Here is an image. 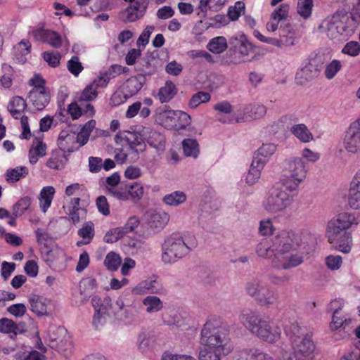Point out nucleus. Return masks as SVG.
<instances>
[{
  "label": "nucleus",
  "mask_w": 360,
  "mask_h": 360,
  "mask_svg": "<svg viewBox=\"0 0 360 360\" xmlns=\"http://www.w3.org/2000/svg\"><path fill=\"white\" fill-rule=\"evenodd\" d=\"M200 343L205 347L199 352L200 360H221V354L228 355L233 349L227 330L214 317L210 318L201 329Z\"/></svg>",
  "instance_id": "nucleus-1"
},
{
  "label": "nucleus",
  "mask_w": 360,
  "mask_h": 360,
  "mask_svg": "<svg viewBox=\"0 0 360 360\" xmlns=\"http://www.w3.org/2000/svg\"><path fill=\"white\" fill-rule=\"evenodd\" d=\"M274 266L288 269L300 265L304 257L300 252H293L301 244V236L292 230L279 231L271 239Z\"/></svg>",
  "instance_id": "nucleus-2"
},
{
  "label": "nucleus",
  "mask_w": 360,
  "mask_h": 360,
  "mask_svg": "<svg viewBox=\"0 0 360 360\" xmlns=\"http://www.w3.org/2000/svg\"><path fill=\"white\" fill-rule=\"evenodd\" d=\"M358 221L354 214L342 212L332 219L327 226L326 237L332 247L341 252L347 254L352 250V237L347 230Z\"/></svg>",
  "instance_id": "nucleus-3"
},
{
  "label": "nucleus",
  "mask_w": 360,
  "mask_h": 360,
  "mask_svg": "<svg viewBox=\"0 0 360 360\" xmlns=\"http://www.w3.org/2000/svg\"><path fill=\"white\" fill-rule=\"evenodd\" d=\"M240 323L252 335L269 343L277 342L281 338V329L274 326L271 320L257 312L245 309L239 315Z\"/></svg>",
  "instance_id": "nucleus-4"
},
{
  "label": "nucleus",
  "mask_w": 360,
  "mask_h": 360,
  "mask_svg": "<svg viewBox=\"0 0 360 360\" xmlns=\"http://www.w3.org/2000/svg\"><path fill=\"white\" fill-rule=\"evenodd\" d=\"M356 27V22L353 16L341 13L327 18L319 27L330 39L340 43L350 38L355 33Z\"/></svg>",
  "instance_id": "nucleus-5"
},
{
  "label": "nucleus",
  "mask_w": 360,
  "mask_h": 360,
  "mask_svg": "<svg viewBox=\"0 0 360 360\" xmlns=\"http://www.w3.org/2000/svg\"><path fill=\"white\" fill-rule=\"evenodd\" d=\"M196 246L197 241L193 236H171L162 245V260L165 264H174L186 256Z\"/></svg>",
  "instance_id": "nucleus-6"
},
{
  "label": "nucleus",
  "mask_w": 360,
  "mask_h": 360,
  "mask_svg": "<svg viewBox=\"0 0 360 360\" xmlns=\"http://www.w3.org/2000/svg\"><path fill=\"white\" fill-rule=\"evenodd\" d=\"M281 183L289 192L296 191L305 180L308 168L302 158L295 157L286 160Z\"/></svg>",
  "instance_id": "nucleus-7"
},
{
  "label": "nucleus",
  "mask_w": 360,
  "mask_h": 360,
  "mask_svg": "<svg viewBox=\"0 0 360 360\" xmlns=\"http://www.w3.org/2000/svg\"><path fill=\"white\" fill-rule=\"evenodd\" d=\"M288 191L281 183L269 189L263 201L264 209L273 214L284 212L293 202L292 195Z\"/></svg>",
  "instance_id": "nucleus-8"
},
{
  "label": "nucleus",
  "mask_w": 360,
  "mask_h": 360,
  "mask_svg": "<svg viewBox=\"0 0 360 360\" xmlns=\"http://www.w3.org/2000/svg\"><path fill=\"white\" fill-rule=\"evenodd\" d=\"M245 289L246 293L261 306L272 305L278 299L276 291L267 283L258 279L248 282Z\"/></svg>",
  "instance_id": "nucleus-9"
},
{
  "label": "nucleus",
  "mask_w": 360,
  "mask_h": 360,
  "mask_svg": "<svg viewBox=\"0 0 360 360\" xmlns=\"http://www.w3.org/2000/svg\"><path fill=\"white\" fill-rule=\"evenodd\" d=\"M342 143L347 153L356 154L360 152V117L349 124L343 134Z\"/></svg>",
  "instance_id": "nucleus-10"
},
{
  "label": "nucleus",
  "mask_w": 360,
  "mask_h": 360,
  "mask_svg": "<svg viewBox=\"0 0 360 360\" xmlns=\"http://www.w3.org/2000/svg\"><path fill=\"white\" fill-rule=\"evenodd\" d=\"M267 112L265 105L262 104H249L239 107L235 112L232 117L229 120V123L243 122L250 120L259 119L264 117Z\"/></svg>",
  "instance_id": "nucleus-11"
},
{
  "label": "nucleus",
  "mask_w": 360,
  "mask_h": 360,
  "mask_svg": "<svg viewBox=\"0 0 360 360\" xmlns=\"http://www.w3.org/2000/svg\"><path fill=\"white\" fill-rule=\"evenodd\" d=\"M322 70L321 63L316 58L310 59L302 65L295 75V81L298 84H305L307 82L316 78Z\"/></svg>",
  "instance_id": "nucleus-12"
},
{
  "label": "nucleus",
  "mask_w": 360,
  "mask_h": 360,
  "mask_svg": "<svg viewBox=\"0 0 360 360\" xmlns=\"http://www.w3.org/2000/svg\"><path fill=\"white\" fill-rule=\"evenodd\" d=\"M149 4V0H132L127 8L120 15L124 22H133L143 18Z\"/></svg>",
  "instance_id": "nucleus-13"
},
{
  "label": "nucleus",
  "mask_w": 360,
  "mask_h": 360,
  "mask_svg": "<svg viewBox=\"0 0 360 360\" xmlns=\"http://www.w3.org/2000/svg\"><path fill=\"white\" fill-rule=\"evenodd\" d=\"M140 73L137 75L130 77L121 86L130 97L137 94L143 85L146 84V77L153 75V71H147L143 68H137Z\"/></svg>",
  "instance_id": "nucleus-14"
},
{
  "label": "nucleus",
  "mask_w": 360,
  "mask_h": 360,
  "mask_svg": "<svg viewBox=\"0 0 360 360\" xmlns=\"http://www.w3.org/2000/svg\"><path fill=\"white\" fill-rule=\"evenodd\" d=\"M30 34L35 41L47 43L56 49L60 48L63 44L61 36L51 30L34 27L30 32Z\"/></svg>",
  "instance_id": "nucleus-15"
},
{
  "label": "nucleus",
  "mask_w": 360,
  "mask_h": 360,
  "mask_svg": "<svg viewBox=\"0 0 360 360\" xmlns=\"http://www.w3.org/2000/svg\"><path fill=\"white\" fill-rule=\"evenodd\" d=\"M291 345L292 349V353L302 356L306 360H316L314 354L315 345L310 337L305 335L299 340L292 342Z\"/></svg>",
  "instance_id": "nucleus-16"
},
{
  "label": "nucleus",
  "mask_w": 360,
  "mask_h": 360,
  "mask_svg": "<svg viewBox=\"0 0 360 360\" xmlns=\"http://www.w3.org/2000/svg\"><path fill=\"white\" fill-rule=\"evenodd\" d=\"M148 227L154 231H161L169 220V214L162 210H148L144 214Z\"/></svg>",
  "instance_id": "nucleus-17"
},
{
  "label": "nucleus",
  "mask_w": 360,
  "mask_h": 360,
  "mask_svg": "<svg viewBox=\"0 0 360 360\" xmlns=\"http://www.w3.org/2000/svg\"><path fill=\"white\" fill-rule=\"evenodd\" d=\"M289 6L286 4H281L276 8L271 14L269 21L266 23V27L269 32H276L281 23H288L286 20L288 17Z\"/></svg>",
  "instance_id": "nucleus-18"
},
{
  "label": "nucleus",
  "mask_w": 360,
  "mask_h": 360,
  "mask_svg": "<svg viewBox=\"0 0 360 360\" xmlns=\"http://www.w3.org/2000/svg\"><path fill=\"white\" fill-rule=\"evenodd\" d=\"M80 198H72L63 207L67 214L74 224L79 223L81 220L85 219L86 210L79 206Z\"/></svg>",
  "instance_id": "nucleus-19"
},
{
  "label": "nucleus",
  "mask_w": 360,
  "mask_h": 360,
  "mask_svg": "<svg viewBox=\"0 0 360 360\" xmlns=\"http://www.w3.org/2000/svg\"><path fill=\"white\" fill-rule=\"evenodd\" d=\"M162 290L160 283L155 278H150L141 281L138 285L132 288L131 292L136 295L145 294H157Z\"/></svg>",
  "instance_id": "nucleus-20"
},
{
  "label": "nucleus",
  "mask_w": 360,
  "mask_h": 360,
  "mask_svg": "<svg viewBox=\"0 0 360 360\" xmlns=\"http://www.w3.org/2000/svg\"><path fill=\"white\" fill-rule=\"evenodd\" d=\"M30 310L39 316H49V307L51 305V300L40 295H31L29 298Z\"/></svg>",
  "instance_id": "nucleus-21"
},
{
  "label": "nucleus",
  "mask_w": 360,
  "mask_h": 360,
  "mask_svg": "<svg viewBox=\"0 0 360 360\" xmlns=\"http://www.w3.org/2000/svg\"><path fill=\"white\" fill-rule=\"evenodd\" d=\"M348 205L354 210L360 209V170L350 184L347 198Z\"/></svg>",
  "instance_id": "nucleus-22"
},
{
  "label": "nucleus",
  "mask_w": 360,
  "mask_h": 360,
  "mask_svg": "<svg viewBox=\"0 0 360 360\" xmlns=\"http://www.w3.org/2000/svg\"><path fill=\"white\" fill-rule=\"evenodd\" d=\"M58 146L64 155L66 152L72 153L79 148L77 146V137L75 133L62 131L58 136Z\"/></svg>",
  "instance_id": "nucleus-23"
},
{
  "label": "nucleus",
  "mask_w": 360,
  "mask_h": 360,
  "mask_svg": "<svg viewBox=\"0 0 360 360\" xmlns=\"http://www.w3.org/2000/svg\"><path fill=\"white\" fill-rule=\"evenodd\" d=\"M271 356L256 348H244L238 350L235 360H270Z\"/></svg>",
  "instance_id": "nucleus-24"
},
{
  "label": "nucleus",
  "mask_w": 360,
  "mask_h": 360,
  "mask_svg": "<svg viewBox=\"0 0 360 360\" xmlns=\"http://www.w3.org/2000/svg\"><path fill=\"white\" fill-rule=\"evenodd\" d=\"M277 146L274 143H263L255 152L253 159L265 166L270 158L275 153Z\"/></svg>",
  "instance_id": "nucleus-25"
},
{
  "label": "nucleus",
  "mask_w": 360,
  "mask_h": 360,
  "mask_svg": "<svg viewBox=\"0 0 360 360\" xmlns=\"http://www.w3.org/2000/svg\"><path fill=\"white\" fill-rule=\"evenodd\" d=\"M27 98L37 110H41L49 104L50 94L47 90L37 92L30 91Z\"/></svg>",
  "instance_id": "nucleus-26"
},
{
  "label": "nucleus",
  "mask_w": 360,
  "mask_h": 360,
  "mask_svg": "<svg viewBox=\"0 0 360 360\" xmlns=\"http://www.w3.org/2000/svg\"><path fill=\"white\" fill-rule=\"evenodd\" d=\"M231 44L233 48L237 51L243 58H246L250 52L253 50L252 44L246 39L243 34H240L231 38Z\"/></svg>",
  "instance_id": "nucleus-27"
},
{
  "label": "nucleus",
  "mask_w": 360,
  "mask_h": 360,
  "mask_svg": "<svg viewBox=\"0 0 360 360\" xmlns=\"http://www.w3.org/2000/svg\"><path fill=\"white\" fill-rule=\"evenodd\" d=\"M26 108V101L19 96L12 97L8 104V110L14 119L22 117Z\"/></svg>",
  "instance_id": "nucleus-28"
},
{
  "label": "nucleus",
  "mask_w": 360,
  "mask_h": 360,
  "mask_svg": "<svg viewBox=\"0 0 360 360\" xmlns=\"http://www.w3.org/2000/svg\"><path fill=\"white\" fill-rule=\"evenodd\" d=\"M31 43L28 39H22L13 46V55L19 63H24L27 58L26 56L30 53Z\"/></svg>",
  "instance_id": "nucleus-29"
},
{
  "label": "nucleus",
  "mask_w": 360,
  "mask_h": 360,
  "mask_svg": "<svg viewBox=\"0 0 360 360\" xmlns=\"http://www.w3.org/2000/svg\"><path fill=\"white\" fill-rule=\"evenodd\" d=\"M77 234L82 238V240L77 243V246L89 244L95 235L94 223L92 221L84 223L82 228L78 230Z\"/></svg>",
  "instance_id": "nucleus-30"
},
{
  "label": "nucleus",
  "mask_w": 360,
  "mask_h": 360,
  "mask_svg": "<svg viewBox=\"0 0 360 360\" xmlns=\"http://www.w3.org/2000/svg\"><path fill=\"white\" fill-rule=\"evenodd\" d=\"M278 32L279 39L283 43V46H292L295 44V33L290 23H282Z\"/></svg>",
  "instance_id": "nucleus-31"
},
{
  "label": "nucleus",
  "mask_w": 360,
  "mask_h": 360,
  "mask_svg": "<svg viewBox=\"0 0 360 360\" xmlns=\"http://www.w3.org/2000/svg\"><path fill=\"white\" fill-rule=\"evenodd\" d=\"M285 332L289 338L291 344L304 337L302 328L297 320H290L285 326Z\"/></svg>",
  "instance_id": "nucleus-32"
},
{
  "label": "nucleus",
  "mask_w": 360,
  "mask_h": 360,
  "mask_svg": "<svg viewBox=\"0 0 360 360\" xmlns=\"http://www.w3.org/2000/svg\"><path fill=\"white\" fill-rule=\"evenodd\" d=\"M290 132L302 143H309L314 140V136L304 124H297L290 129Z\"/></svg>",
  "instance_id": "nucleus-33"
},
{
  "label": "nucleus",
  "mask_w": 360,
  "mask_h": 360,
  "mask_svg": "<svg viewBox=\"0 0 360 360\" xmlns=\"http://www.w3.org/2000/svg\"><path fill=\"white\" fill-rule=\"evenodd\" d=\"M55 193L56 191L53 186H45L41 190L39 206L44 213L50 207Z\"/></svg>",
  "instance_id": "nucleus-34"
},
{
  "label": "nucleus",
  "mask_w": 360,
  "mask_h": 360,
  "mask_svg": "<svg viewBox=\"0 0 360 360\" xmlns=\"http://www.w3.org/2000/svg\"><path fill=\"white\" fill-rule=\"evenodd\" d=\"M147 143L158 152H162L165 148V136L155 130H149L147 135Z\"/></svg>",
  "instance_id": "nucleus-35"
},
{
  "label": "nucleus",
  "mask_w": 360,
  "mask_h": 360,
  "mask_svg": "<svg viewBox=\"0 0 360 360\" xmlns=\"http://www.w3.org/2000/svg\"><path fill=\"white\" fill-rule=\"evenodd\" d=\"M46 146L39 140L33 141L29 150V160L32 165L37 162L39 157H44L46 155Z\"/></svg>",
  "instance_id": "nucleus-36"
},
{
  "label": "nucleus",
  "mask_w": 360,
  "mask_h": 360,
  "mask_svg": "<svg viewBox=\"0 0 360 360\" xmlns=\"http://www.w3.org/2000/svg\"><path fill=\"white\" fill-rule=\"evenodd\" d=\"M264 167L261 162L259 163V162H258L254 159L252 160L245 179L246 183L249 186H252L259 181L261 176V172Z\"/></svg>",
  "instance_id": "nucleus-37"
},
{
  "label": "nucleus",
  "mask_w": 360,
  "mask_h": 360,
  "mask_svg": "<svg viewBox=\"0 0 360 360\" xmlns=\"http://www.w3.org/2000/svg\"><path fill=\"white\" fill-rule=\"evenodd\" d=\"M176 94L175 84L171 81H167L164 86L160 88L157 97L161 103L169 102Z\"/></svg>",
  "instance_id": "nucleus-38"
},
{
  "label": "nucleus",
  "mask_w": 360,
  "mask_h": 360,
  "mask_svg": "<svg viewBox=\"0 0 360 360\" xmlns=\"http://www.w3.org/2000/svg\"><path fill=\"white\" fill-rule=\"evenodd\" d=\"M228 47L227 40L223 36L215 37L211 39L207 44V49L214 54H220Z\"/></svg>",
  "instance_id": "nucleus-39"
},
{
  "label": "nucleus",
  "mask_w": 360,
  "mask_h": 360,
  "mask_svg": "<svg viewBox=\"0 0 360 360\" xmlns=\"http://www.w3.org/2000/svg\"><path fill=\"white\" fill-rule=\"evenodd\" d=\"M129 183L122 181L115 188L111 190L107 195L120 201H127L129 200Z\"/></svg>",
  "instance_id": "nucleus-40"
},
{
  "label": "nucleus",
  "mask_w": 360,
  "mask_h": 360,
  "mask_svg": "<svg viewBox=\"0 0 360 360\" xmlns=\"http://www.w3.org/2000/svg\"><path fill=\"white\" fill-rule=\"evenodd\" d=\"M255 251L259 257L269 259L274 265L272 243L270 245L267 240L263 239L257 245Z\"/></svg>",
  "instance_id": "nucleus-41"
},
{
  "label": "nucleus",
  "mask_w": 360,
  "mask_h": 360,
  "mask_svg": "<svg viewBox=\"0 0 360 360\" xmlns=\"http://www.w3.org/2000/svg\"><path fill=\"white\" fill-rule=\"evenodd\" d=\"M146 307V310L148 314H153L160 311L163 307V303L161 300L154 295L146 297L142 302Z\"/></svg>",
  "instance_id": "nucleus-42"
},
{
  "label": "nucleus",
  "mask_w": 360,
  "mask_h": 360,
  "mask_svg": "<svg viewBox=\"0 0 360 360\" xmlns=\"http://www.w3.org/2000/svg\"><path fill=\"white\" fill-rule=\"evenodd\" d=\"M0 333L16 336L21 333L18 326L11 319L2 318L0 319Z\"/></svg>",
  "instance_id": "nucleus-43"
},
{
  "label": "nucleus",
  "mask_w": 360,
  "mask_h": 360,
  "mask_svg": "<svg viewBox=\"0 0 360 360\" xmlns=\"http://www.w3.org/2000/svg\"><path fill=\"white\" fill-rule=\"evenodd\" d=\"M162 200L167 205L176 207L186 200V195L183 191H174L166 195Z\"/></svg>",
  "instance_id": "nucleus-44"
},
{
  "label": "nucleus",
  "mask_w": 360,
  "mask_h": 360,
  "mask_svg": "<svg viewBox=\"0 0 360 360\" xmlns=\"http://www.w3.org/2000/svg\"><path fill=\"white\" fill-rule=\"evenodd\" d=\"M52 347H56L58 352L65 356H69L72 351L73 346L69 335L67 333L57 343L51 345Z\"/></svg>",
  "instance_id": "nucleus-45"
},
{
  "label": "nucleus",
  "mask_w": 360,
  "mask_h": 360,
  "mask_svg": "<svg viewBox=\"0 0 360 360\" xmlns=\"http://www.w3.org/2000/svg\"><path fill=\"white\" fill-rule=\"evenodd\" d=\"M352 322V319L347 314L340 313L333 314L332 321L330 323V328L332 330H338L341 327L346 328Z\"/></svg>",
  "instance_id": "nucleus-46"
},
{
  "label": "nucleus",
  "mask_w": 360,
  "mask_h": 360,
  "mask_svg": "<svg viewBox=\"0 0 360 360\" xmlns=\"http://www.w3.org/2000/svg\"><path fill=\"white\" fill-rule=\"evenodd\" d=\"M28 174V169L24 166L16 167L13 169H8L6 174V181L11 183L18 181L22 178L25 177Z\"/></svg>",
  "instance_id": "nucleus-47"
},
{
  "label": "nucleus",
  "mask_w": 360,
  "mask_h": 360,
  "mask_svg": "<svg viewBox=\"0 0 360 360\" xmlns=\"http://www.w3.org/2000/svg\"><path fill=\"white\" fill-rule=\"evenodd\" d=\"M185 155L196 158L199 154L198 143L195 139H186L182 141Z\"/></svg>",
  "instance_id": "nucleus-48"
},
{
  "label": "nucleus",
  "mask_w": 360,
  "mask_h": 360,
  "mask_svg": "<svg viewBox=\"0 0 360 360\" xmlns=\"http://www.w3.org/2000/svg\"><path fill=\"white\" fill-rule=\"evenodd\" d=\"M104 265L110 271H115L118 269L122 263L120 256L115 252H110L105 256Z\"/></svg>",
  "instance_id": "nucleus-49"
},
{
  "label": "nucleus",
  "mask_w": 360,
  "mask_h": 360,
  "mask_svg": "<svg viewBox=\"0 0 360 360\" xmlns=\"http://www.w3.org/2000/svg\"><path fill=\"white\" fill-rule=\"evenodd\" d=\"M128 135L129 136H125L124 139L129 143L133 151L138 153L145 150L146 146L141 138L132 133H128Z\"/></svg>",
  "instance_id": "nucleus-50"
},
{
  "label": "nucleus",
  "mask_w": 360,
  "mask_h": 360,
  "mask_svg": "<svg viewBox=\"0 0 360 360\" xmlns=\"http://www.w3.org/2000/svg\"><path fill=\"white\" fill-rule=\"evenodd\" d=\"M32 203V198L29 196H25L21 198L13 206V214L15 217H20L27 211Z\"/></svg>",
  "instance_id": "nucleus-51"
},
{
  "label": "nucleus",
  "mask_w": 360,
  "mask_h": 360,
  "mask_svg": "<svg viewBox=\"0 0 360 360\" xmlns=\"http://www.w3.org/2000/svg\"><path fill=\"white\" fill-rule=\"evenodd\" d=\"M127 93L122 88V86L117 89L111 96L110 98V104L112 106H118L124 103L127 99L131 98Z\"/></svg>",
  "instance_id": "nucleus-52"
},
{
  "label": "nucleus",
  "mask_w": 360,
  "mask_h": 360,
  "mask_svg": "<svg viewBox=\"0 0 360 360\" xmlns=\"http://www.w3.org/2000/svg\"><path fill=\"white\" fill-rule=\"evenodd\" d=\"M127 235L122 226L109 230L104 236V241L108 243H113Z\"/></svg>",
  "instance_id": "nucleus-53"
},
{
  "label": "nucleus",
  "mask_w": 360,
  "mask_h": 360,
  "mask_svg": "<svg viewBox=\"0 0 360 360\" xmlns=\"http://www.w3.org/2000/svg\"><path fill=\"white\" fill-rule=\"evenodd\" d=\"M65 155L60 150H56L52 153L51 157L46 162V165L50 169H59L63 166V159Z\"/></svg>",
  "instance_id": "nucleus-54"
},
{
  "label": "nucleus",
  "mask_w": 360,
  "mask_h": 360,
  "mask_svg": "<svg viewBox=\"0 0 360 360\" xmlns=\"http://www.w3.org/2000/svg\"><path fill=\"white\" fill-rule=\"evenodd\" d=\"M98 91L93 87L91 84L86 85L78 96L77 101L81 103L82 101L90 102L96 98L98 96Z\"/></svg>",
  "instance_id": "nucleus-55"
},
{
  "label": "nucleus",
  "mask_w": 360,
  "mask_h": 360,
  "mask_svg": "<svg viewBox=\"0 0 360 360\" xmlns=\"http://www.w3.org/2000/svg\"><path fill=\"white\" fill-rule=\"evenodd\" d=\"M67 333V330L65 328L55 326L49 327L48 330L49 338L52 345L57 343Z\"/></svg>",
  "instance_id": "nucleus-56"
},
{
  "label": "nucleus",
  "mask_w": 360,
  "mask_h": 360,
  "mask_svg": "<svg viewBox=\"0 0 360 360\" xmlns=\"http://www.w3.org/2000/svg\"><path fill=\"white\" fill-rule=\"evenodd\" d=\"M341 53L350 57H356L360 54V44L356 41L347 42L341 50Z\"/></svg>",
  "instance_id": "nucleus-57"
},
{
  "label": "nucleus",
  "mask_w": 360,
  "mask_h": 360,
  "mask_svg": "<svg viewBox=\"0 0 360 360\" xmlns=\"http://www.w3.org/2000/svg\"><path fill=\"white\" fill-rule=\"evenodd\" d=\"M313 0H299L297 3V13L304 18H308L311 14Z\"/></svg>",
  "instance_id": "nucleus-58"
},
{
  "label": "nucleus",
  "mask_w": 360,
  "mask_h": 360,
  "mask_svg": "<svg viewBox=\"0 0 360 360\" xmlns=\"http://www.w3.org/2000/svg\"><path fill=\"white\" fill-rule=\"evenodd\" d=\"M342 63L340 60L334 59L330 63H328L325 69L326 77L330 80L335 77L337 73L341 70Z\"/></svg>",
  "instance_id": "nucleus-59"
},
{
  "label": "nucleus",
  "mask_w": 360,
  "mask_h": 360,
  "mask_svg": "<svg viewBox=\"0 0 360 360\" xmlns=\"http://www.w3.org/2000/svg\"><path fill=\"white\" fill-rule=\"evenodd\" d=\"M129 200L133 202H139L143 195V187L139 183L129 184Z\"/></svg>",
  "instance_id": "nucleus-60"
},
{
  "label": "nucleus",
  "mask_w": 360,
  "mask_h": 360,
  "mask_svg": "<svg viewBox=\"0 0 360 360\" xmlns=\"http://www.w3.org/2000/svg\"><path fill=\"white\" fill-rule=\"evenodd\" d=\"M210 98L211 96L209 93L199 91L192 96L188 105L191 108H195L200 103L208 102L210 100Z\"/></svg>",
  "instance_id": "nucleus-61"
},
{
  "label": "nucleus",
  "mask_w": 360,
  "mask_h": 360,
  "mask_svg": "<svg viewBox=\"0 0 360 360\" xmlns=\"http://www.w3.org/2000/svg\"><path fill=\"white\" fill-rule=\"evenodd\" d=\"M152 339L145 333H141L138 336L137 347L141 353L148 352L151 347Z\"/></svg>",
  "instance_id": "nucleus-62"
},
{
  "label": "nucleus",
  "mask_w": 360,
  "mask_h": 360,
  "mask_svg": "<svg viewBox=\"0 0 360 360\" xmlns=\"http://www.w3.org/2000/svg\"><path fill=\"white\" fill-rule=\"evenodd\" d=\"M67 68L69 72L75 77H77L84 69L77 56H72L68 61Z\"/></svg>",
  "instance_id": "nucleus-63"
},
{
  "label": "nucleus",
  "mask_w": 360,
  "mask_h": 360,
  "mask_svg": "<svg viewBox=\"0 0 360 360\" xmlns=\"http://www.w3.org/2000/svg\"><path fill=\"white\" fill-rule=\"evenodd\" d=\"M163 321L168 326H175L177 327L181 326L184 322L182 317L174 311H172L169 314H165Z\"/></svg>",
  "instance_id": "nucleus-64"
}]
</instances>
